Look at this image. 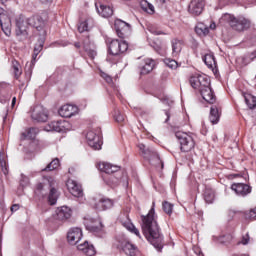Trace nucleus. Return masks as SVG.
Listing matches in <instances>:
<instances>
[{
    "label": "nucleus",
    "mask_w": 256,
    "mask_h": 256,
    "mask_svg": "<svg viewBox=\"0 0 256 256\" xmlns=\"http://www.w3.org/2000/svg\"><path fill=\"white\" fill-rule=\"evenodd\" d=\"M0 167L4 175H9V163L7 162V154L4 151L0 152Z\"/></svg>",
    "instance_id": "32"
},
{
    "label": "nucleus",
    "mask_w": 256,
    "mask_h": 256,
    "mask_svg": "<svg viewBox=\"0 0 256 256\" xmlns=\"http://www.w3.org/2000/svg\"><path fill=\"white\" fill-rule=\"evenodd\" d=\"M107 185L110 187H117L121 183V170L114 172L112 175L108 177L106 180Z\"/></svg>",
    "instance_id": "28"
},
{
    "label": "nucleus",
    "mask_w": 256,
    "mask_h": 256,
    "mask_svg": "<svg viewBox=\"0 0 256 256\" xmlns=\"http://www.w3.org/2000/svg\"><path fill=\"white\" fill-rule=\"evenodd\" d=\"M190 85L193 89H197L199 91L202 99L206 101V103H210L213 105L216 101L215 93L211 88V80L205 74H196L190 77Z\"/></svg>",
    "instance_id": "2"
},
{
    "label": "nucleus",
    "mask_w": 256,
    "mask_h": 256,
    "mask_svg": "<svg viewBox=\"0 0 256 256\" xmlns=\"http://www.w3.org/2000/svg\"><path fill=\"white\" fill-rule=\"evenodd\" d=\"M39 133L38 128H29L25 132L22 133L23 139H35L37 134Z\"/></svg>",
    "instance_id": "34"
},
{
    "label": "nucleus",
    "mask_w": 256,
    "mask_h": 256,
    "mask_svg": "<svg viewBox=\"0 0 256 256\" xmlns=\"http://www.w3.org/2000/svg\"><path fill=\"white\" fill-rule=\"evenodd\" d=\"M74 47H76V49H81V43L76 42V43L74 44Z\"/></svg>",
    "instance_id": "61"
},
{
    "label": "nucleus",
    "mask_w": 256,
    "mask_h": 256,
    "mask_svg": "<svg viewBox=\"0 0 256 256\" xmlns=\"http://www.w3.org/2000/svg\"><path fill=\"white\" fill-rule=\"evenodd\" d=\"M15 103H17V98L16 97H14L12 99V107H15Z\"/></svg>",
    "instance_id": "62"
},
{
    "label": "nucleus",
    "mask_w": 256,
    "mask_h": 256,
    "mask_svg": "<svg viewBox=\"0 0 256 256\" xmlns=\"http://www.w3.org/2000/svg\"><path fill=\"white\" fill-rule=\"evenodd\" d=\"M220 23H228L230 27L234 29V31H245L246 29H249L251 27V21H249L247 18L240 16L236 18L235 16L226 13L222 15L220 18Z\"/></svg>",
    "instance_id": "4"
},
{
    "label": "nucleus",
    "mask_w": 256,
    "mask_h": 256,
    "mask_svg": "<svg viewBox=\"0 0 256 256\" xmlns=\"http://www.w3.org/2000/svg\"><path fill=\"white\" fill-rule=\"evenodd\" d=\"M84 224L88 231H91L92 233H99V231H102L103 229V223L101 222V218H91L87 217L84 218Z\"/></svg>",
    "instance_id": "12"
},
{
    "label": "nucleus",
    "mask_w": 256,
    "mask_h": 256,
    "mask_svg": "<svg viewBox=\"0 0 256 256\" xmlns=\"http://www.w3.org/2000/svg\"><path fill=\"white\" fill-rule=\"evenodd\" d=\"M79 113V108L76 105L65 104L59 109V115L61 117H73V115H77Z\"/></svg>",
    "instance_id": "18"
},
{
    "label": "nucleus",
    "mask_w": 256,
    "mask_h": 256,
    "mask_svg": "<svg viewBox=\"0 0 256 256\" xmlns=\"http://www.w3.org/2000/svg\"><path fill=\"white\" fill-rule=\"evenodd\" d=\"M164 63L170 69H177V67H179V63L176 60H173V59H170V58H166L164 60Z\"/></svg>",
    "instance_id": "42"
},
{
    "label": "nucleus",
    "mask_w": 256,
    "mask_h": 256,
    "mask_svg": "<svg viewBox=\"0 0 256 256\" xmlns=\"http://www.w3.org/2000/svg\"><path fill=\"white\" fill-rule=\"evenodd\" d=\"M66 187L69 193L73 195V197H78V198L83 197V188L80 186L79 183H77V181L73 179H68L66 182Z\"/></svg>",
    "instance_id": "14"
},
{
    "label": "nucleus",
    "mask_w": 256,
    "mask_h": 256,
    "mask_svg": "<svg viewBox=\"0 0 256 256\" xmlns=\"http://www.w3.org/2000/svg\"><path fill=\"white\" fill-rule=\"evenodd\" d=\"M40 52H37L36 50H34V53L32 55V61L28 64H26V67H28V71H31V69H33V67H35V60L37 59V55H39Z\"/></svg>",
    "instance_id": "46"
},
{
    "label": "nucleus",
    "mask_w": 256,
    "mask_h": 256,
    "mask_svg": "<svg viewBox=\"0 0 256 256\" xmlns=\"http://www.w3.org/2000/svg\"><path fill=\"white\" fill-rule=\"evenodd\" d=\"M45 181H47V183L50 187L48 202L50 205H55V203H57V199L59 197V194L57 193V189H55V180L53 178L49 177Z\"/></svg>",
    "instance_id": "20"
},
{
    "label": "nucleus",
    "mask_w": 256,
    "mask_h": 256,
    "mask_svg": "<svg viewBox=\"0 0 256 256\" xmlns=\"http://www.w3.org/2000/svg\"><path fill=\"white\" fill-rule=\"evenodd\" d=\"M34 27L37 31H41L45 27V21L39 15H34L30 18L19 16L16 18V35L22 39H27L29 33L27 32V26Z\"/></svg>",
    "instance_id": "3"
},
{
    "label": "nucleus",
    "mask_w": 256,
    "mask_h": 256,
    "mask_svg": "<svg viewBox=\"0 0 256 256\" xmlns=\"http://www.w3.org/2000/svg\"><path fill=\"white\" fill-rule=\"evenodd\" d=\"M114 119L117 121V123H123V121H125V116L121 114V111L116 110L114 113Z\"/></svg>",
    "instance_id": "47"
},
{
    "label": "nucleus",
    "mask_w": 256,
    "mask_h": 256,
    "mask_svg": "<svg viewBox=\"0 0 256 256\" xmlns=\"http://www.w3.org/2000/svg\"><path fill=\"white\" fill-rule=\"evenodd\" d=\"M148 31L152 33V35H163V32L157 30L154 26H148Z\"/></svg>",
    "instance_id": "50"
},
{
    "label": "nucleus",
    "mask_w": 256,
    "mask_h": 256,
    "mask_svg": "<svg viewBox=\"0 0 256 256\" xmlns=\"http://www.w3.org/2000/svg\"><path fill=\"white\" fill-rule=\"evenodd\" d=\"M101 77L103 80L106 81V83H108L109 85H111V83H113V78H111V76H109L107 73L102 72L101 73Z\"/></svg>",
    "instance_id": "49"
},
{
    "label": "nucleus",
    "mask_w": 256,
    "mask_h": 256,
    "mask_svg": "<svg viewBox=\"0 0 256 256\" xmlns=\"http://www.w3.org/2000/svg\"><path fill=\"white\" fill-rule=\"evenodd\" d=\"M59 165V158L53 159L42 171H55V169H59Z\"/></svg>",
    "instance_id": "40"
},
{
    "label": "nucleus",
    "mask_w": 256,
    "mask_h": 256,
    "mask_svg": "<svg viewBox=\"0 0 256 256\" xmlns=\"http://www.w3.org/2000/svg\"><path fill=\"white\" fill-rule=\"evenodd\" d=\"M83 49L87 53L90 59H95L97 57V51L95 50V44L91 43L89 38H85L83 41Z\"/></svg>",
    "instance_id": "24"
},
{
    "label": "nucleus",
    "mask_w": 256,
    "mask_h": 256,
    "mask_svg": "<svg viewBox=\"0 0 256 256\" xmlns=\"http://www.w3.org/2000/svg\"><path fill=\"white\" fill-rule=\"evenodd\" d=\"M31 117L34 121H38V123H45L49 119L47 109L42 105H37L33 108Z\"/></svg>",
    "instance_id": "13"
},
{
    "label": "nucleus",
    "mask_w": 256,
    "mask_h": 256,
    "mask_svg": "<svg viewBox=\"0 0 256 256\" xmlns=\"http://www.w3.org/2000/svg\"><path fill=\"white\" fill-rule=\"evenodd\" d=\"M34 51H36V53L43 51V41L39 42V44L34 47Z\"/></svg>",
    "instance_id": "53"
},
{
    "label": "nucleus",
    "mask_w": 256,
    "mask_h": 256,
    "mask_svg": "<svg viewBox=\"0 0 256 256\" xmlns=\"http://www.w3.org/2000/svg\"><path fill=\"white\" fill-rule=\"evenodd\" d=\"M165 115H166V120H165V123H169V119H170V117H171V112H169V111H165Z\"/></svg>",
    "instance_id": "58"
},
{
    "label": "nucleus",
    "mask_w": 256,
    "mask_h": 256,
    "mask_svg": "<svg viewBox=\"0 0 256 256\" xmlns=\"http://www.w3.org/2000/svg\"><path fill=\"white\" fill-rule=\"evenodd\" d=\"M118 55H113L111 54V52H109V54L106 57V61L108 63H117V60L115 59V57H117Z\"/></svg>",
    "instance_id": "51"
},
{
    "label": "nucleus",
    "mask_w": 256,
    "mask_h": 256,
    "mask_svg": "<svg viewBox=\"0 0 256 256\" xmlns=\"http://www.w3.org/2000/svg\"><path fill=\"white\" fill-rule=\"evenodd\" d=\"M171 47H172V56L177 57V55H179V53H181V50L183 49V40H179L177 38L172 39Z\"/></svg>",
    "instance_id": "30"
},
{
    "label": "nucleus",
    "mask_w": 256,
    "mask_h": 256,
    "mask_svg": "<svg viewBox=\"0 0 256 256\" xmlns=\"http://www.w3.org/2000/svg\"><path fill=\"white\" fill-rule=\"evenodd\" d=\"M3 203V180L0 179V205Z\"/></svg>",
    "instance_id": "54"
},
{
    "label": "nucleus",
    "mask_w": 256,
    "mask_h": 256,
    "mask_svg": "<svg viewBox=\"0 0 256 256\" xmlns=\"http://www.w3.org/2000/svg\"><path fill=\"white\" fill-rule=\"evenodd\" d=\"M203 61L209 69H215V67H217V61H215V56L213 54H206L203 57Z\"/></svg>",
    "instance_id": "33"
},
{
    "label": "nucleus",
    "mask_w": 256,
    "mask_h": 256,
    "mask_svg": "<svg viewBox=\"0 0 256 256\" xmlns=\"http://www.w3.org/2000/svg\"><path fill=\"white\" fill-rule=\"evenodd\" d=\"M92 21L91 19H88L84 22H81L78 26L79 33H85V31H89V23Z\"/></svg>",
    "instance_id": "41"
},
{
    "label": "nucleus",
    "mask_w": 256,
    "mask_h": 256,
    "mask_svg": "<svg viewBox=\"0 0 256 256\" xmlns=\"http://www.w3.org/2000/svg\"><path fill=\"white\" fill-rule=\"evenodd\" d=\"M241 243L242 245H247V243H249V234H246L245 236L242 237Z\"/></svg>",
    "instance_id": "55"
},
{
    "label": "nucleus",
    "mask_w": 256,
    "mask_h": 256,
    "mask_svg": "<svg viewBox=\"0 0 256 256\" xmlns=\"http://www.w3.org/2000/svg\"><path fill=\"white\" fill-rule=\"evenodd\" d=\"M28 183H29V177L22 174L20 179V185H22V187H25L27 186Z\"/></svg>",
    "instance_id": "52"
},
{
    "label": "nucleus",
    "mask_w": 256,
    "mask_h": 256,
    "mask_svg": "<svg viewBox=\"0 0 256 256\" xmlns=\"http://www.w3.org/2000/svg\"><path fill=\"white\" fill-rule=\"evenodd\" d=\"M204 201L206 203L211 204L213 201H215V191L211 188H206L204 191Z\"/></svg>",
    "instance_id": "36"
},
{
    "label": "nucleus",
    "mask_w": 256,
    "mask_h": 256,
    "mask_svg": "<svg viewBox=\"0 0 256 256\" xmlns=\"http://www.w3.org/2000/svg\"><path fill=\"white\" fill-rule=\"evenodd\" d=\"M244 99L246 105H248L249 109L256 108V97L251 94H244Z\"/></svg>",
    "instance_id": "37"
},
{
    "label": "nucleus",
    "mask_w": 256,
    "mask_h": 256,
    "mask_svg": "<svg viewBox=\"0 0 256 256\" xmlns=\"http://www.w3.org/2000/svg\"><path fill=\"white\" fill-rule=\"evenodd\" d=\"M251 61H253V60H251V58L249 57V54H247L241 58H238V62H240L243 67H246V65H249V63H251Z\"/></svg>",
    "instance_id": "45"
},
{
    "label": "nucleus",
    "mask_w": 256,
    "mask_h": 256,
    "mask_svg": "<svg viewBox=\"0 0 256 256\" xmlns=\"http://www.w3.org/2000/svg\"><path fill=\"white\" fill-rule=\"evenodd\" d=\"M83 239V230L81 228H71L67 233V241L70 245H75Z\"/></svg>",
    "instance_id": "15"
},
{
    "label": "nucleus",
    "mask_w": 256,
    "mask_h": 256,
    "mask_svg": "<svg viewBox=\"0 0 256 256\" xmlns=\"http://www.w3.org/2000/svg\"><path fill=\"white\" fill-rule=\"evenodd\" d=\"M141 75H149L153 69H155V60L151 58H146L141 61L139 65Z\"/></svg>",
    "instance_id": "19"
},
{
    "label": "nucleus",
    "mask_w": 256,
    "mask_h": 256,
    "mask_svg": "<svg viewBox=\"0 0 256 256\" xmlns=\"http://www.w3.org/2000/svg\"><path fill=\"white\" fill-rule=\"evenodd\" d=\"M205 8V0H192L189 4L188 11L191 15H201Z\"/></svg>",
    "instance_id": "17"
},
{
    "label": "nucleus",
    "mask_w": 256,
    "mask_h": 256,
    "mask_svg": "<svg viewBox=\"0 0 256 256\" xmlns=\"http://www.w3.org/2000/svg\"><path fill=\"white\" fill-rule=\"evenodd\" d=\"M114 27L120 39H125V37H128V35H131V24L123 20H116L114 23Z\"/></svg>",
    "instance_id": "10"
},
{
    "label": "nucleus",
    "mask_w": 256,
    "mask_h": 256,
    "mask_svg": "<svg viewBox=\"0 0 256 256\" xmlns=\"http://www.w3.org/2000/svg\"><path fill=\"white\" fill-rule=\"evenodd\" d=\"M5 87H7V84L5 83L0 84V103H7V101H9V96L3 98V95L5 94V91L3 89Z\"/></svg>",
    "instance_id": "43"
},
{
    "label": "nucleus",
    "mask_w": 256,
    "mask_h": 256,
    "mask_svg": "<svg viewBox=\"0 0 256 256\" xmlns=\"http://www.w3.org/2000/svg\"><path fill=\"white\" fill-rule=\"evenodd\" d=\"M41 3H43L44 5H49V3H53V0H40Z\"/></svg>",
    "instance_id": "59"
},
{
    "label": "nucleus",
    "mask_w": 256,
    "mask_h": 256,
    "mask_svg": "<svg viewBox=\"0 0 256 256\" xmlns=\"http://www.w3.org/2000/svg\"><path fill=\"white\" fill-rule=\"evenodd\" d=\"M11 211L12 213H15V211H19V205L18 204H14L11 206Z\"/></svg>",
    "instance_id": "56"
},
{
    "label": "nucleus",
    "mask_w": 256,
    "mask_h": 256,
    "mask_svg": "<svg viewBox=\"0 0 256 256\" xmlns=\"http://www.w3.org/2000/svg\"><path fill=\"white\" fill-rule=\"evenodd\" d=\"M141 9L148 13L149 15H153L155 13V6L149 3L147 0H143L141 3Z\"/></svg>",
    "instance_id": "35"
},
{
    "label": "nucleus",
    "mask_w": 256,
    "mask_h": 256,
    "mask_svg": "<svg viewBox=\"0 0 256 256\" xmlns=\"http://www.w3.org/2000/svg\"><path fill=\"white\" fill-rule=\"evenodd\" d=\"M99 171L106 173L107 175H113V173H117V171L121 170V167L117 165H113L109 162H100L98 163Z\"/></svg>",
    "instance_id": "22"
},
{
    "label": "nucleus",
    "mask_w": 256,
    "mask_h": 256,
    "mask_svg": "<svg viewBox=\"0 0 256 256\" xmlns=\"http://www.w3.org/2000/svg\"><path fill=\"white\" fill-rule=\"evenodd\" d=\"M175 136L180 144V151L182 153H189V151L195 148V140L191 134L187 132H176Z\"/></svg>",
    "instance_id": "5"
},
{
    "label": "nucleus",
    "mask_w": 256,
    "mask_h": 256,
    "mask_svg": "<svg viewBox=\"0 0 256 256\" xmlns=\"http://www.w3.org/2000/svg\"><path fill=\"white\" fill-rule=\"evenodd\" d=\"M86 141L94 151L101 150L103 140L101 139V130H90L86 134Z\"/></svg>",
    "instance_id": "6"
},
{
    "label": "nucleus",
    "mask_w": 256,
    "mask_h": 256,
    "mask_svg": "<svg viewBox=\"0 0 256 256\" xmlns=\"http://www.w3.org/2000/svg\"><path fill=\"white\" fill-rule=\"evenodd\" d=\"M246 219L255 220L256 219V207L251 209L248 213H246Z\"/></svg>",
    "instance_id": "48"
},
{
    "label": "nucleus",
    "mask_w": 256,
    "mask_h": 256,
    "mask_svg": "<svg viewBox=\"0 0 256 256\" xmlns=\"http://www.w3.org/2000/svg\"><path fill=\"white\" fill-rule=\"evenodd\" d=\"M0 25L5 36L10 37L11 36V18H9L7 14L5 13L0 14Z\"/></svg>",
    "instance_id": "21"
},
{
    "label": "nucleus",
    "mask_w": 256,
    "mask_h": 256,
    "mask_svg": "<svg viewBox=\"0 0 256 256\" xmlns=\"http://www.w3.org/2000/svg\"><path fill=\"white\" fill-rule=\"evenodd\" d=\"M115 245L117 249H120V251H123V253H125V255H128V256H135L139 251L136 248V246L131 242H129V240H127L126 238L118 239Z\"/></svg>",
    "instance_id": "7"
},
{
    "label": "nucleus",
    "mask_w": 256,
    "mask_h": 256,
    "mask_svg": "<svg viewBox=\"0 0 256 256\" xmlns=\"http://www.w3.org/2000/svg\"><path fill=\"white\" fill-rule=\"evenodd\" d=\"M138 148L140 149L142 155L144 156L145 159H156L158 163H161V159L159 158V154L153 149V148H147L145 144H139ZM162 167L163 164L161 163Z\"/></svg>",
    "instance_id": "16"
},
{
    "label": "nucleus",
    "mask_w": 256,
    "mask_h": 256,
    "mask_svg": "<svg viewBox=\"0 0 256 256\" xmlns=\"http://www.w3.org/2000/svg\"><path fill=\"white\" fill-rule=\"evenodd\" d=\"M12 70L14 73V77L16 79H19L21 77V74L23 73V70H21V65L17 61H12Z\"/></svg>",
    "instance_id": "38"
},
{
    "label": "nucleus",
    "mask_w": 256,
    "mask_h": 256,
    "mask_svg": "<svg viewBox=\"0 0 256 256\" xmlns=\"http://www.w3.org/2000/svg\"><path fill=\"white\" fill-rule=\"evenodd\" d=\"M142 232L147 241L158 251L163 249V236L159 230V224L155 218V202L152 203V208L146 216H141Z\"/></svg>",
    "instance_id": "1"
},
{
    "label": "nucleus",
    "mask_w": 256,
    "mask_h": 256,
    "mask_svg": "<svg viewBox=\"0 0 256 256\" xmlns=\"http://www.w3.org/2000/svg\"><path fill=\"white\" fill-rule=\"evenodd\" d=\"M231 189L240 197H245V195L251 193V186L243 183L232 184Z\"/></svg>",
    "instance_id": "23"
},
{
    "label": "nucleus",
    "mask_w": 256,
    "mask_h": 256,
    "mask_svg": "<svg viewBox=\"0 0 256 256\" xmlns=\"http://www.w3.org/2000/svg\"><path fill=\"white\" fill-rule=\"evenodd\" d=\"M97 12L104 17L105 19L111 17L113 15V8L111 6L100 4L99 6L96 4Z\"/></svg>",
    "instance_id": "27"
},
{
    "label": "nucleus",
    "mask_w": 256,
    "mask_h": 256,
    "mask_svg": "<svg viewBox=\"0 0 256 256\" xmlns=\"http://www.w3.org/2000/svg\"><path fill=\"white\" fill-rule=\"evenodd\" d=\"M197 35L204 36L209 35V27L205 26V24H198L195 28Z\"/></svg>",
    "instance_id": "39"
},
{
    "label": "nucleus",
    "mask_w": 256,
    "mask_h": 256,
    "mask_svg": "<svg viewBox=\"0 0 256 256\" xmlns=\"http://www.w3.org/2000/svg\"><path fill=\"white\" fill-rule=\"evenodd\" d=\"M77 249L78 251H82V253L88 256H93L96 253L95 246H93V244H89L88 241H85L84 243L79 244L77 246Z\"/></svg>",
    "instance_id": "26"
},
{
    "label": "nucleus",
    "mask_w": 256,
    "mask_h": 256,
    "mask_svg": "<svg viewBox=\"0 0 256 256\" xmlns=\"http://www.w3.org/2000/svg\"><path fill=\"white\" fill-rule=\"evenodd\" d=\"M43 189H45V184L44 183H39L37 185V191H43Z\"/></svg>",
    "instance_id": "57"
},
{
    "label": "nucleus",
    "mask_w": 256,
    "mask_h": 256,
    "mask_svg": "<svg viewBox=\"0 0 256 256\" xmlns=\"http://www.w3.org/2000/svg\"><path fill=\"white\" fill-rule=\"evenodd\" d=\"M156 2L158 3V5H163V3H165V0H156Z\"/></svg>",
    "instance_id": "63"
},
{
    "label": "nucleus",
    "mask_w": 256,
    "mask_h": 256,
    "mask_svg": "<svg viewBox=\"0 0 256 256\" xmlns=\"http://www.w3.org/2000/svg\"><path fill=\"white\" fill-rule=\"evenodd\" d=\"M163 211L166 212L167 215H171L173 213V204L169 202H164L162 204Z\"/></svg>",
    "instance_id": "44"
},
{
    "label": "nucleus",
    "mask_w": 256,
    "mask_h": 256,
    "mask_svg": "<svg viewBox=\"0 0 256 256\" xmlns=\"http://www.w3.org/2000/svg\"><path fill=\"white\" fill-rule=\"evenodd\" d=\"M216 25L215 23L210 24V29H215Z\"/></svg>",
    "instance_id": "64"
},
{
    "label": "nucleus",
    "mask_w": 256,
    "mask_h": 256,
    "mask_svg": "<svg viewBox=\"0 0 256 256\" xmlns=\"http://www.w3.org/2000/svg\"><path fill=\"white\" fill-rule=\"evenodd\" d=\"M229 1H231V0H219V2L222 3V5H227V3H229Z\"/></svg>",
    "instance_id": "60"
},
{
    "label": "nucleus",
    "mask_w": 256,
    "mask_h": 256,
    "mask_svg": "<svg viewBox=\"0 0 256 256\" xmlns=\"http://www.w3.org/2000/svg\"><path fill=\"white\" fill-rule=\"evenodd\" d=\"M129 49V44L123 40L114 39L109 44V53L111 55H123Z\"/></svg>",
    "instance_id": "8"
},
{
    "label": "nucleus",
    "mask_w": 256,
    "mask_h": 256,
    "mask_svg": "<svg viewBox=\"0 0 256 256\" xmlns=\"http://www.w3.org/2000/svg\"><path fill=\"white\" fill-rule=\"evenodd\" d=\"M121 223L123 227H125V229L130 231V233H134V235H136L137 237H141V233H139V229H137L135 225H133V223L128 217H126L124 220H121Z\"/></svg>",
    "instance_id": "31"
},
{
    "label": "nucleus",
    "mask_w": 256,
    "mask_h": 256,
    "mask_svg": "<svg viewBox=\"0 0 256 256\" xmlns=\"http://www.w3.org/2000/svg\"><path fill=\"white\" fill-rule=\"evenodd\" d=\"M91 205L96 209L97 211H107V209L113 208V200L109 198H94L91 202Z\"/></svg>",
    "instance_id": "11"
},
{
    "label": "nucleus",
    "mask_w": 256,
    "mask_h": 256,
    "mask_svg": "<svg viewBox=\"0 0 256 256\" xmlns=\"http://www.w3.org/2000/svg\"><path fill=\"white\" fill-rule=\"evenodd\" d=\"M45 131H56L57 133H65L71 131V124L66 120L53 121L45 126Z\"/></svg>",
    "instance_id": "9"
},
{
    "label": "nucleus",
    "mask_w": 256,
    "mask_h": 256,
    "mask_svg": "<svg viewBox=\"0 0 256 256\" xmlns=\"http://www.w3.org/2000/svg\"><path fill=\"white\" fill-rule=\"evenodd\" d=\"M71 218V208L62 206L56 210V219L58 221H67Z\"/></svg>",
    "instance_id": "25"
},
{
    "label": "nucleus",
    "mask_w": 256,
    "mask_h": 256,
    "mask_svg": "<svg viewBox=\"0 0 256 256\" xmlns=\"http://www.w3.org/2000/svg\"><path fill=\"white\" fill-rule=\"evenodd\" d=\"M220 118H221V111L219 110V107L212 106L210 108V115H209V120L212 123V125H217L219 123Z\"/></svg>",
    "instance_id": "29"
}]
</instances>
